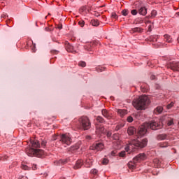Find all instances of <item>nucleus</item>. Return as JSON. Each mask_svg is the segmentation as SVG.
<instances>
[{
  "label": "nucleus",
  "instance_id": "603ef678",
  "mask_svg": "<svg viewBox=\"0 0 179 179\" xmlns=\"http://www.w3.org/2000/svg\"><path fill=\"white\" fill-rule=\"evenodd\" d=\"M167 146V144H160L161 148H166Z\"/></svg>",
  "mask_w": 179,
  "mask_h": 179
},
{
  "label": "nucleus",
  "instance_id": "4c0bfd02",
  "mask_svg": "<svg viewBox=\"0 0 179 179\" xmlns=\"http://www.w3.org/2000/svg\"><path fill=\"white\" fill-rule=\"evenodd\" d=\"M78 24H79V26H80V27H83V26H85V21H83V20L79 21Z\"/></svg>",
  "mask_w": 179,
  "mask_h": 179
},
{
  "label": "nucleus",
  "instance_id": "6e6552de",
  "mask_svg": "<svg viewBox=\"0 0 179 179\" xmlns=\"http://www.w3.org/2000/svg\"><path fill=\"white\" fill-rule=\"evenodd\" d=\"M167 66L173 72H179V62L171 61L167 63Z\"/></svg>",
  "mask_w": 179,
  "mask_h": 179
},
{
  "label": "nucleus",
  "instance_id": "2f4dec72",
  "mask_svg": "<svg viewBox=\"0 0 179 179\" xmlns=\"http://www.w3.org/2000/svg\"><path fill=\"white\" fill-rule=\"evenodd\" d=\"M156 15H157V12L156 11V10H153L151 12V16L150 17H155V16H156Z\"/></svg>",
  "mask_w": 179,
  "mask_h": 179
},
{
  "label": "nucleus",
  "instance_id": "0eeeda50",
  "mask_svg": "<svg viewBox=\"0 0 179 179\" xmlns=\"http://www.w3.org/2000/svg\"><path fill=\"white\" fill-rule=\"evenodd\" d=\"M59 142L62 143V145H69L72 143V138H71L70 134H64L60 136Z\"/></svg>",
  "mask_w": 179,
  "mask_h": 179
},
{
  "label": "nucleus",
  "instance_id": "7ed1b4c3",
  "mask_svg": "<svg viewBox=\"0 0 179 179\" xmlns=\"http://www.w3.org/2000/svg\"><path fill=\"white\" fill-rule=\"evenodd\" d=\"M148 145V138H143L141 141L138 140H134L131 141L129 145L125 148L127 152H129L132 148H140V149H142L143 148H145V146Z\"/></svg>",
  "mask_w": 179,
  "mask_h": 179
},
{
  "label": "nucleus",
  "instance_id": "c9c22d12",
  "mask_svg": "<svg viewBox=\"0 0 179 179\" xmlns=\"http://www.w3.org/2000/svg\"><path fill=\"white\" fill-rule=\"evenodd\" d=\"M122 127H124V125L122 124H117L115 127V131H120V129H121V128H122Z\"/></svg>",
  "mask_w": 179,
  "mask_h": 179
},
{
  "label": "nucleus",
  "instance_id": "9d476101",
  "mask_svg": "<svg viewBox=\"0 0 179 179\" xmlns=\"http://www.w3.org/2000/svg\"><path fill=\"white\" fill-rule=\"evenodd\" d=\"M90 149L91 150H96L97 152H99L100 150H103L104 149V145L101 143H97L92 145Z\"/></svg>",
  "mask_w": 179,
  "mask_h": 179
},
{
  "label": "nucleus",
  "instance_id": "473e14b6",
  "mask_svg": "<svg viewBox=\"0 0 179 179\" xmlns=\"http://www.w3.org/2000/svg\"><path fill=\"white\" fill-rule=\"evenodd\" d=\"M78 66H82L83 68H85V66H86V62H79Z\"/></svg>",
  "mask_w": 179,
  "mask_h": 179
},
{
  "label": "nucleus",
  "instance_id": "5701e85b",
  "mask_svg": "<svg viewBox=\"0 0 179 179\" xmlns=\"http://www.w3.org/2000/svg\"><path fill=\"white\" fill-rule=\"evenodd\" d=\"M164 37L166 43H173V38L169 35L166 34L164 36Z\"/></svg>",
  "mask_w": 179,
  "mask_h": 179
},
{
  "label": "nucleus",
  "instance_id": "39448f33",
  "mask_svg": "<svg viewBox=\"0 0 179 179\" xmlns=\"http://www.w3.org/2000/svg\"><path fill=\"white\" fill-rule=\"evenodd\" d=\"M26 153L31 157H33V156H35L36 157H43L44 155H45L44 150L34 148H27Z\"/></svg>",
  "mask_w": 179,
  "mask_h": 179
},
{
  "label": "nucleus",
  "instance_id": "a211bd4d",
  "mask_svg": "<svg viewBox=\"0 0 179 179\" xmlns=\"http://www.w3.org/2000/svg\"><path fill=\"white\" fill-rule=\"evenodd\" d=\"M93 45V43H87L84 45V49L86 50V51H92V47Z\"/></svg>",
  "mask_w": 179,
  "mask_h": 179
},
{
  "label": "nucleus",
  "instance_id": "bb28decb",
  "mask_svg": "<svg viewBox=\"0 0 179 179\" xmlns=\"http://www.w3.org/2000/svg\"><path fill=\"white\" fill-rule=\"evenodd\" d=\"M105 69H106L105 67H103V66H97V67L96 68V72H103V71H104Z\"/></svg>",
  "mask_w": 179,
  "mask_h": 179
},
{
  "label": "nucleus",
  "instance_id": "79ce46f5",
  "mask_svg": "<svg viewBox=\"0 0 179 179\" xmlns=\"http://www.w3.org/2000/svg\"><path fill=\"white\" fill-rule=\"evenodd\" d=\"M51 54H58V52H59V51L57 50H52L50 51Z\"/></svg>",
  "mask_w": 179,
  "mask_h": 179
},
{
  "label": "nucleus",
  "instance_id": "864d4df0",
  "mask_svg": "<svg viewBox=\"0 0 179 179\" xmlns=\"http://www.w3.org/2000/svg\"><path fill=\"white\" fill-rule=\"evenodd\" d=\"M148 30L152 31V25L148 26Z\"/></svg>",
  "mask_w": 179,
  "mask_h": 179
},
{
  "label": "nucleus",
  "instance_id": "f3484780",
  "mask_svg": "<svg viewBox=\"0 0 179 179\" xmlns=\"http://www.w3.org/2000/svg\"><path fill=\"white\" fill-rule=\"evenodd\" d=\"M127 133L129 135H135L136 134V129L134 127H130L127 129Z\"/></svg>",
  "mask_w": 179,
  "mask_h": 179
},
{
  "label": "nucleus",
  "instance_id": "680f3d73",
  "mask_svg": "<svg viewBox=\"0 0 179 179\" xmlns=\"http://www.w3.org/2000/svg\"><path fill=\"white\" fill-rule=\"evenodd\" d=\"M155 162H157V159H155V161H154Z\"/></svg>",
  "mask_w": 179,
  "mask_h": 179
},
{
  "label": "nucleus",
  "instance_id": "3c124183",
  "mask_svg": "<svg viewBox=\"0 0 179 179\" xmlns=\"http://www.w3.org/2000/svg\"><path fill=\"white\" fill-rule=\"evenodd\" d=\"M86 139L87 141H90V139H92V137L90 136H86Z\"/></svg>",
  "mask_w": 179,
  "mask_h": 179
},
{
  "label": "nucleus",
  "instance_id": "ea45409f",
  "mask_svg": "<svg viewBox=\"0 0 179 179\" xmlns=\"http://www.w3.org/2000/svg\"><path fill=\"white\" fill-rule=\"evenodd\" d=\"M97 173H99V171H97V169H92L91 170V173L94 174V176H96V174H97Z\"/></svg>",
  "mask_w": 179,
  "mask_h": 179
},
{
  "label": "nucleus",
  "instance_id": "7c9ffc66",
  "mask_svg": "<svg viewBox=\"0 0 179 179\" xmlns=\"http://www.w3.org/2000/svg\"><path fill=\"white\" fill-rule=\"evenodd\" d=\"M129 13V11H128V10L127 9H124L122 11V15L123 16H127Z\"/></svg>",
  "mask_w": 179,
  "mask_h": 179
},
{
  "label": "nucleus",
  "instance_id": "bf43d9fd",
  "mask_svg": "<svg viewBox=\"0 0 179 179\" xmlns=\"http://www.w3.org/2000/svg\"><path fill=\"white\" fill-rule=\"evenodd\" d=\"M1 17H5V15L3 14V15H1Z\"/></svg>",
  "mask_w": 179,
  "mask_h": 179
},
{
  "label": "nucleus",
  "instance_id": "393cba45",
  "mask_svg": "<svg viewBox=\"0 0 179 179\" xmlns=\"http://www.w3.org/2000/svg\"><path fill=\"white\" fill-rule=\"evenodd\" d=\"M157 38H159V36L157 35H152L150 36V41H152L153 43H155L157 41Z\"/></svg>",
  "mask_w": 179,
  "mask_h": 179
},
{
  "label": "nucleus",
  "instance_id": "b1692460",
  "mask_svg": "<svg viewBox=\"0 0 179 179\" xmlns=\"http://www.w3.org/2000/svg\"><path fill=\"white\" fill-rule=\"evenodd\" d=\"M162 111H163V107L158 106L156 108V109H155L154 113L155 114H161V113H162Z\"/></svg>",
  "mask_w": 179,
  "mask_h": 179
},
{
  "label": "nucleus",
  "instance_id": "4d7b16f0",
  "mask_svg": "<svg viewBox=\"0 0 179 179\" xmlns=\"http://www.w3.org/2000/svg\"><path fill=\"white\" fill-rule=\"evenodd\" d=\"M151 79H152V80H154V79H156V77H155V76H151Z\"/></svg>",
  "mask_w": 179,
  "mask_h": 179
},
{
  "label": "nucleus",
  "instance_id": "f257e3e1",
  "mask_svg": "<svg viewBox=\"0 0 179 179\" xmlns=\"http://www.w3.org/2000/svg\"><path fill=\"white\" fill-rule=\"evenodd\" d=\"M166 120H169V116H164L162 118V122H159L152 121L150 122L144 123V124L141 125L138 129L136 136L138 138H141V136H144V135H146V132H148V128H150V129H152L153 131L160 129L162 128V124H163V121Z\"/></svg>",
  "mask_w": 179,
  "mask_h": 179
},
{
  "label": "nucleus",
  "instance_id": "aec40b11",
  "mask_svg": "<svg viewBox=\"0 0 179 179\" xmlns=\"http://www.w3.org/2000/svg\"><path fill=\"white\" fill-rule=\"evenodd\" d=\"M93 165V159L89 158L87 159L85 161V166L86 167H90Z\"/></svg>",
  "mask_w": 179,
  "mask_h": 179
},
{
  "label": "nucleus",
  "instance_id": "6e6d98bb",
  "mask_svg": "<svg viewBox=\"0 0 179 179\" xmlns=\"http://www.w3.org/2000/svg\"><path fill=\"white\" fill-rule=\"evenodd\" d=\"M175 16H176V17H179V12H177L175 15Z\"/></svg>",
  "mask_w": 179,
  "mask_h": 179
},
{
  "label": "nucleus",
  "instance_id": "c756f323",
  "mask_svg": "<svg viewBox=\"0 0 179 179\" xmlns=\"http://www.w3.org/2000/svg\"><path fill=\"white\" fill-rule=\"evenodd\" d=\"M21 169H22V170H30V168H29L27 165H24V164H22Z\"/></svg>",
  "mask_w": 179,
  "mask_h": 179
},
{
  "label": "nucleus",
  "instance_id": "e433bc0d",
  "mask_svg": "<svg viewBox=\"0 0 179 179\" xmlns=\"http://www.w3.org/2000/svg\"><path fill=\"white\" fill-rule=\"evenodd\" d=\"M131 15H133V16H135V15H138V10H136L135 9L131 10Z\"/></svg>",
  "mask_w": 179,
  "mask_h": 179
},
{
  "label": "nucleus",
  "instance_id": "1a4fd4ad",
  "mask_svg": "<svg viewBox=\"0 0 179 179\" xmlns=\"http://www.w3.org/2000/svg\"><path fill=\"white\" fill-rule=\"evenodd\" d=\"M29 146V148H28V149H37V148H40V142L36 139H31Z\"/></svg>",
  "mask_w": 179,
  "mask_h": 179
},
{
  "label": "nucleus",
  "instance_id": "4468645a",
  "mask_svg": "<svg viewBox=\"0 0 179 179\" xmlns=\"http://www.w3.org/2000/svg\"><path fill=\"white\" fill-rule=\"evenodd\" d=\"M69 160V159H59V161H55V164H56V166H62V164H65L66 163H68Z\"/></svg>",
  "mask_w": 179,
  "mask_h": 179
},
{
  "label": "nucleus",
  "instance_id": "c85d7f7f",
  "mask_svg": "<svg viewBox=\"0 0 179 179\" xmlns=\"http://www.w3.org/2000/svg\"><path fill=\"white\" fill-rule=\"evenodd\" d=\"M46 145H47V141L46 140H42V141L41 143V146L42 148H45Z\"/></svg>",
  "mask_w": 179,
  "mask_h": 179
},
{
  "label": "nucleus",
  "instance_id": "f8f14e48",
  "mask_svg": "<svg viewBox=\"0 0 179 179\" xmlns=\"http://www.w3.org/2000/svg\"><path fill=\"white\" fill-rule=\"evenodd\" d=\"M138 13L139 15H142V16H146V14L148 13V10L146 9V7H140V8L138 9Z\"/></svg>",
  "mask_w": 179,
  "mask_h": 179
},
{
  "label": "nucleus",
  "instance_id": "09e8293b",
  "mask_svg": "<svg viewBox=\"0 0 179 179\" xmlns=\"http://www.w3.org/2000/svg\"><path fill=\"white\" fill-rule=\"evenodd\" d=\"M32 51L34 52L36 51V44H34L32 46Z\"/></svg>",
  "mask_w": 179,
  "mask_h": 179
},
{
  "label": "nucleus",
  "instance_id": "de8ad7c7",
  "mask_svg": "<svg viewBox=\"0 0 179 179\" xmlns=\"http://www.w3.org/2000/svg\"><path fill=\"white\" fill-rule=\"evenodd\" d=\"M32 170H37V165L33 164L32 165Z\"/></svg>",
  "mask_w": 179,
  "mask_h": 179
},
{
  "label": "nucleus",
  "instance_id": "f03ea898",
  "mask_svg": "<svg viewBox=\"0 0 179 179\" xmlns=\"http://www.w3.org/2000/svg\"><path fill=\"white\" fill-rule=\"evenodd\" d=\"M132 105L136 110H145L149 106V98L146 95L141 96L132 101Z\"/></svg>",
  "mask_w": 179,
  "mask_h": 179
},
{
  "label": "nucleus",
  "instance_id": "e2e57ef3",
  "mask_svg": "<svg viewBox=\"0 0 179 179\" xmlns=\"http://www.w3.org/2000/svg\"><path fill=\"white\" fill-rule=\"evenodd\" d=\"M60 179H66L65 178H61Z\"/></svg>",
  "mask_w": 179,
  "mask_h": 179
},
{
  "label": "nucleus",
  "instance_id": "13d9d810",
  "mask_svg": "<svg viewBox=\"0 0 179 179\" xmlns=\"http://www.w3.org/2000/svg\"><path fill=\"white\" fill-rule=\"evenodd\" d=\"M57 28H58L59 30H61V29H62V25H59V26L57 27Z\"/></svg>",
  "mask_w": 179,
  "mask_h": 179
},
{
  "label": "nucleus",
  "instance_id": "0e129e2a",
  "mask_svg": "<svg viewBox=\"0 0 179 179\" xmlns=\"http://www.w3.org/2000/svg\"><path fill=\"white\" fill-rule=\"evenodd\" d=\"M148 23H150V21H148Z\"/></svg>",
  "mask_w": 179,
  "mask_h": 179
},
{
  "label": "nucleus",
  "instance_id": "a18cd8bd",
  "mask_svg": "<svg viewBox=\"0 0 179 179\" xmlns=\"http://www.w3.org/2000/svg\"><path fill=\"white\" fill-rule=\"evenodd\" d=\"M76 149H78L77 147H71V148L69 149V151L73 152V150H76Z\"/></svg>",
  "mask_w": 179,
  "mask_h": 179
},
{
  "label": "nucleus",
  "instance_id": "4be33fe9",
  "mask_svg": "<svg viewBox=\"0 0 179 179\" xmlns=\"http://www.w3.org/2000/svg\"><path fill=\"white\" fill-rule=\"evenodd\" d=\"M131 31H133V33H142L143 31V29L141 27H136L132 28Z\"/></svg>",
  "mask_w": 179,
  "mask_h": 179
},
{
  "label": "nucleus",
  "instance_id": "dca6fc26",
  "mask_svg": "<svg viewBox=\"0 0 179 179\" xmlns=\"http://www.w3.org/2000/svg\"><path fill=\"white\" fill-rule=\"evenodd\" d=\"M82 166H83V161L82 159H78L74 166V169L75 170H78V169H80Z\"/></svg>",
  "mask_w": 179,
  "mask_h": 179
},
{
  "label": "nucleus",
  "instance_id": "f704fd0d",
  "mask_svg": "<svg viewBox=\"0 0 179 179\" xmlns=\"http://www.w3.org/2000/svg\"><path fill=\"white\" fill-rule=\"evenodd\" d=\"M111 17L112 19H118V15H117V14L115 13H112V15H111Z\"/></svg>",
  "mask_w": 179,
  "mask_h": 179
},
{
  "label": "nucleus",
  "instance_id": "ddd939ff",
  "mask_svg": "<svg viewBox=\"0 0 179 179\" xmlns=\"http://www.w3.org/2000/svg\"><path fill=\"white\" fill-rule=\"evenodd\" d=\"M106 132V130L104 129V127L102 126H96V133L98 135H101V134H104Z\"/></svg>",
  "mask_w": 179,
  "mask_h": 179
},
{
  "label": "nucleus",
  "instance_id": "c03bdc74",
  "mask_svg": "<svg viewBox=\"0 0 179 179\" xmlns=\"http://www.w3.org/2000/svg\"><path fill=\"white\" fill-rule=\"evenodd\" d=\"M173 119H171V120L168 121V126L171 127V125H173Z\"/></svg>",
  "mask_w": 179,
  "mask_h": 179
},
{
  "label": "nucleus",
  "instance_id": "412c9836",
  "mask_svg": "<svg viewBox=\"0 0 179 179\" xmlns=\"http://www.w3.org/2000/svg\"><path fill=\"white\" fill-rule=\"evenodd\" d=\"M167 138V134H159L157 136V139L158 141H164V139H166Z\"/></svg>",
  "mask_w": 179,
  "mask_h": 179
},
{
  "label": "nucleus",
  "instance_id": "052dcab7",
  "mask_svg": "<svg viewBox=\"0 0 179 179\" xmlns=\"http://www.w3.org/2000/svg\"><path fill=\"white\" fill-rule=\"evenodd\" d=\"M56 139H57V138L54 137L53 141H55Z\"/></svg>",
  "mask_w": 179,
  "mask_h": 179
},
{
  "label": "nucleus",
  "instance_id": "a878e982",
  "mask_svg": "<svg viewBox=\"0 0 179 179\" xmlns=\"http://www.w3.org/2000/svg\"><path fill=\"white\" fill-rule=\"evenodd\" d=\"M91 24L93 26L97 27V26H99L100 24V22H99V20H92L91 21Z\"/></svg>",
  "mask_w": 179,
  "mask_h": 179
},
{
  "label": "nucleus",
  "instance_id": "49530a36",
  "mask_svg": "<svg viewBox=\"0 0 179 179\" xmlns=\"http://www.w3.org/2000/svg\"><path fill=\"white\" fill-rule=\"evenodd\" d=\"M116 154H117V150H113L111 152L112 156H115Z\"/></svg>",
  "mask_w": 179,
  "mask_h": 179
},
{
  "label": "nucleus",
  "instance_id": "58836bf2",
  "mask_svg": "<svg viewBox=\"0 0 179 179\" xmlns=\"http://www.w3.org/2000/svg\"><path fill=\"white\" fill-rule=\"evenodd\" d=\"M120 157H125V151H122L119 153Z\"/></svg>",
  "mask_w": 179,
  "mask_h": 179
},
{
  "label": "nucleus",
  "instance_id": "5fc2aeb1",
  "mask_svg": "<svg viewBox=\"0 0 179 179\" xmlns=\"http://www.w3.org/2000/svg\"><path fill=\"white\" fill-rule=\"evenodd\" d=\"M107 136H108V138H110V136H111V133L110 132H108L107 133Z\"/></svg>",
  "mask_w": 179,
  "mask_h": 179
},
{
  "label": "nucleus",
  "instance_id": "cd10ccee",
  "mask_svg": "<svg viewBox=\"0 0 179 179\" xmlns=\"http://www.w3.org/2000/svg\"><path fill=\"white\" fill-rule=\"evenodd\" d=\"M96 121L101 124H103V122H104V119L101 116H97Z\"/></svg>",
  "mask_w": 179,
  "mask_h": 179
},
{
  "label": "nucleus",
  "instance_id": "9b49d317",
  "mask_svg": "<svg viewBox=\"0 0 179 179\" xmlns=\"http://www.w3.org/2000/svg\"><path fill=\"white\" fill-rule=\"evenodd\" d=\"M66 50L68 51V52H76L73 46L69 44L68 42L66 43Z\"/></svg>",
  "mask_w": 179,
  "mask_h": 179
},
{
  "label": "nucleus",
  "instance_id": "20e7f679",
  "mask_svg": "<svg viewBox=\"0 0 179 179\" xmlns=\"http://www.w3.org/2000/svg\"><path fill=\"white\" fill-rule=\"evenodd\" d=\"M146 155L145 153H141L136 156L133 159V162H129L128 163V167L130 170H135L136 169V162H141V160H145Z\"/></svg>",
  "mask_w": 179,
  "mask_h": 179
},
{
  "label": "nucleus",
  "instance_id": "37998d69",
  "mask_svg": "<svg viewBox=\"0 0 179 179\" xmlns=\"http://www.w3.org/2000/svg\"><path fill=\"white\" fill-rule=\"evenodd\" d=\"M102 163L103 164H108V160L106 158H105L103 159Z\"/></svg>",
  "mask_w": 179,
  "mask_h": 179
},
{
  "label": "nucleus",
  "instance_id": "a19ab883",
  "mask_svg": "<svg viewBox=\"0 0 179 179\" xmlns=\"http://www.w3.org/2000/svg\"><path fill=\"white\" fill-rule=\"evenodd\" d=\"M127 122H132L134 121V118L131 116L127 117Z\"/></svg>",
  "mask_w": 179,
  "mask_h": 179
},
{
  "label": "nucleus",
  "instance_id": "6ab92c4d",
  "mask_svg": "<svg viewBox=\"0 0 179 179\" xmlns=\"http://www.w3.org/2000/svg\"><path fill=\"white\" fill-rule=\"evenodd\" d=\"M127 110L124 109H118L117 110V114H119V115H120L121 117H124V115H126V114H127Z\"/></svg>",
  "mask_w": 179,
  "mask_h": 179
},
{
  "label": "nucleus",
  "instance_id": "72a5a7b5",
  "mask_svg": "<svg viewBox=\"0 0 179 179\" xmlns=\"http://www.w3.org/2000/svg\"><path fill=\"white\" fill-rule=\"evenodd\" d=\"M173 106H174V102H171L169 104H168L166 106V108L168 110H170V108H171L173 107Z\"/></svg>",
  "mask_w": 179,
  "mask_h": 179
},
{
  "label": "nucleus",
  "instance_id": "423d86ee",
  "mask_svg": "<svg viewBox=\"0 0 179 179\" xmlns=\"http://www.w3.org/2000/svg\"><path fill=\"white\" fill-rule=\"evenodd\" d=\"M79 122L83 129L85 131H87V129H90L91 124L89 117L86 116H83L79 119Z\"/></svg>",
  "mask_w": 179,
  "mask_h": 179
},
{
  "label": "nucleus",
  "instance_id": "8fccbe9b",
  "mask_svg": "<svg viewBox=\"0 0 179 179\" xmlns=\"http://www.w3.org/2000/svg\"><path fill=\"white\" fill-rule=\"evenodd\" d=\"M20 179H28L27 176H20Z\"/></svg>",
  "mask_w": 179,
  "mask_h": 179
},
{
  "label": "nucleus",
  "instance_id": "2eb2a0df",
  "mask_svg": "<svg viewBox=\"0 0 179 179\" xmlns=\"http://www.w3.org/2000/svg\"><path fill=\"white\" fill-rule=\"evenodd\" d=\"M101 113L102 115H103L105 118H107V120H111V114H110L107 110L103 109Z\"/></svg>",
  "mask_w": 179,
  "mask_h": 179
}]
</instances>
